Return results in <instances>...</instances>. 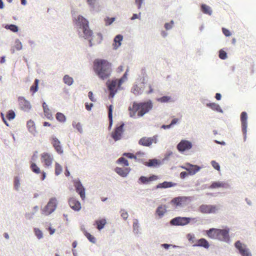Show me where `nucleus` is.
Masks as SVG:
<instances>
[{
	"mask_svg": "<svg viewBox=\"0 0 256 256\" xmlns=\"http://www.w3.org/2000/svg\"><path fill=\"white\" fill-rule=\"evenodd\" d=\"M50 140L56 152L59 154H62L64 150L60 141L54 136H52Z\"/></svg>",
	"mask_w": 256,
	"mask_h": 256,
	"instance_id": "9",
	"label": "nucleus"
},
{
	"mask_svg": "<svg viewBox=\"0 0 256 256\" xmlns=\"http://www.w3.org/2000/svg\"><path fill=\"white\" fill-rule=\"evenodd\" d=\"M88 96L90 100L93 102H96V99L93 96V93L92 92H89L88 93Z\"/></svg>",
	"mask_w": 256,
	"mask_h": 256,
	"instance_id": "56",
	"label": "nucleus"
},
{
	"mask_svg": "<svg viewBox=\"0 0 256 256\" xmlns=\"http://www.w3.org/2000/svg\"><path fill=\"white\" fill-rule=\"evenodd\" d=\"M211 164L214 169H216L218 170H220V165L217 162H216L214 160H212L211 162Z\"/></svg>",
	"mask_w": 256,
	"mask_h": 256,
	"instance_id": "51",
	"label": "nucleus"
},
{
	"mask_svg": "<svg viewBox=\"0 0 256 256\" xmlns=\"http://www.w3.org/2000/svg\"><path fill=\"white\" fill-rule=\"evenodd\" d=\"M74 186L76 192L80 194L81 198L84 199L85 198V190L82 184L80 182H76L74 183Z\"/></svg>",
	"mask_w": 256,
	"mask_h": 256,
	"instance_id": "20",
	"label": "nucleus"
},
{
	"mask_svg": "<svg viewBox=\"0 0 256 256\" xmlns=\"http://www.w3.org/2000/svg\"><path fill=\"white\" fill-rule=\"evenodd\" d=\"M42 106L44 110V112H46L50 111V108H48V105L44 101H42Z\"/></svg>",
	"mask_w": 256,
	"mask_h": 256,
	"instance_id": "50",
	"label": "nucleus"
},
{
	"mask_svg": "<svg viewBox=\"0 0 256 256\" xmlns=\"http://www.w3.org/2000/svg\"><path fill=\"white\" fill-rule=\"evenodd\" d=\"M192 147V143L186 140H182L177 145V148L180 152H184L190 149Z\"/></svg>",
	"mask_w": 256,
	"mask_h": 256,
	"instance_id": "14",
	"label": "nucleus"
},
{
	"mask_svg": "<svg viewBox=\"0 0 256 256\" xmlns=\"http://www.w3.org/2000/svg\"><path fill=\"white\" fill-rule=\"evenodd\" d=\"M124 124L122 123L120 126L116 128L114 131L112 133V136L114 140L120 139L122 134L124 131Z\"/></svg>",
	"mask_w": 256,
	"mask_h": 256,
	"instance_id": "16",
	"label": "nucleus"
},
{
	"mask_svg": "<svg viewBox=\"0 0 256 256\" xmlns=\"http://www.w3.org/2000/svg\"><path fill=\"white\" fill-rule=\"evenodd\" d=\"M44 114L45 116L48 120H52L54 119L52 113L50 110L46 112H44Z\"/></svg>",
	"mask_w": 256,
	"mask_h": 256,
	"instance_id": "49",
	"label": "nucleus"
},
{
	"mask_svg": "<svg viewBox=\"0 0 256 256\" xmlns=\"http://www.w3.org/2000/svg\"><path fill=\"white\" fill-rule=\"evenodd\" d=\"M118 162L123 164L124 166H128V161L124 158H120L118 160Z\"/></svg>",
	"mask_w": 256,
	"mask_h": 256,
	"instance_id": "47",
	"label": "nucleus"
},
{
	"mask_svg": "<svg viewBox=\"0 0 256 256\" xmlns=\"http://www.w3.org/2000/svg\"><path fill=\"white\" fill-rule=\"evenodd\" d=\"M30 169L34 173L38 174L42 172V170L36 162H30Z\"/></svg>",
	"mask_w": 256,
	"mask_h": 256,
	"instance_id": "28",
	"label": "nucleus"
},
{
	"mask_svg": "<svg viewBox=\"0 0 256 256\" xmlns=\"http://www.w3.org/2000/svg\"><path fill=\"white\" fill-rule=\"evenodd\" d=\"M68 204L70 207L74 210H79L81 208L80 202L74 198H70Z\"/></svg>",
	"mask_w": 256,
	"mask_h": 256,
	"instance_id": "19",
	"label": "nucleus"
},
{
	"mask_svg": "<svg viewBox=\"0 0 256 256\" xmlns=\"http://www.w3.org/2000/svg\"><path fill=\"white\" fill-rule=\"evenodd\" d=\"M222 31L223 34L226 36H229L231 35V32H230V30L226 28H222Z\"/></svg>",
	"mask_w": 256,
	"mask_h": 256,
	"instance_id": "54",
	"label": "nucleus"
},
{
	"mask_svg": "<svg viewBox=\"0 0 256 256\" xmlns=\"http://www.w3.org/2000/svg\"><path fill=\"white\" fill-rule=\"evenodd\" d=\"M128 70L125 72L123 76L120 80H112L107 82L108 89L110 90V96L113 98L117 92L118 88H120L125 79H126Z\"/></svg>",
	"mask_w": 256,
	"mask_h": 256,
	"instance_id": "5",
	"label": "nucleus"
},
{
	"mask_svg": "<svg viewBox=\"0 0 256 256\" xmlns=\"http://www.w3.org/2000/svg\"><path fill=\"white\" fill-rule=\"evenodd\" d=\"M20 178L18 176H15L14 180V188L18 191L20 186Z\"/></svg>",
	"mask_w": 256,
	"mask_h": 256,
	"instance_id": "35",
	"label": "nucleus"
},
{
	"mask_svg": "<svg viewBox=\"0 0 256 256\" xmlns=\"http://www.w3.org/2000/svg\"><path fill=\"white\" fill-rule=\"evenodd\" d=\"M194 246H202L208 248L209 247L208 242L204 238H200L198 240V244H194Z\"/></svg>",
	"mask_w": 256,
	"mask_h": 256,
	"instance_id": "27",
	"label": "nucleus"
},
{
	"mask_svg": "<svg viewBox=\"0 0 256 256\" xmlns=\"http://www.w3.org/2000/svg\"><path fill=\"white\" fill-rule=\"evenodd\" d=\"M34 215V212H30V213H26L25 214V217L28 220H32L33 218V216Z\"/></svg>",
	"mask_w": 256,
	"mask_h": 256,
	"instance_id": "57",
	"label": "nucleus"
},
{
	"mask_svg": "<svg viewBox=\"0 0 256 256\" xmlns=\"http://www.w3.org/2000/svg\"><path fill=\"white\" fill-rule=\"evenodd\" d=\"M62 170V166L60 164L56 162L55 166V172L54 174L56 176H58L60 174Z\"/></svg>",
	"mask_w": 256,
	"mask_h": 256,
	"instance_id": "39",
	"label": "nucleus"
},
{
	"mask_svg": "<svg viewBox=\"0 0 256 256\" xmlns=\"http://www.w3.org/2000/svg\"><path fill=\"white\" fill-rule=\"evenodd\" d=\"M157 138L156 135L151 138L142 137L139 140L138 144L144 146H150L152 144L157 142Z\"/></svg>",
	"mask_w": 256,
	"mask_h": 256,
	"instance_id": "11",
	"label": "nucleus"
},
{
	"mask_svg": "<svg viewBox=\"0 0 256 256\" xmlns=\"http://www.w3.org/2000/svg\"><path fill=\"white\" fill-rule=\"evenodd\" d=\"M58 206L57 200L55 197L50 198L47 204L41 208L42 214L45 216H49L56 208Z\"/></svg>",
	"mask_w": 256,
	"mask_h": 256,
	"instance_id": "6",
	"label": "nucleus"
},
{
	"mask_svg": "<svg viewBox=\"0 0 256 256\" xmlns=\"http://www.w3.org/2000/svg\"><path fill=\"white\" fill-rule=\"evenodd\" d=\"M106 220L104 218L96 220L95 221L94 224L96 225V228L98 230H100L102 229L106 224Z\"/></svg>",
	"mask_w": 256,
	"mask_h": 256,
	"instance_id": "31",
	"label": "nucleus"
},
{
	"mask_svg": "<svg viewBox=\"0 0 256 256\" xmlns=\"http://www.w3.org/2000/svg\"><path fill=\"white\" fill-rule=\"evenodd\" d=\"M190 174L193 175L198 172L200 168L196 165H192L190 164H186V167L184 168Z\"/></svg>",
	"mask_w": 256,
	"mask_h": 256,
	"instance_id": "18",
	"label": "nucleus"
},
{
	"mask_svg": "<svg viewBox=\"0 0 256 256\" xmlns=\"http://www.w3.org/2000/svg\"><path fill=\"white\" fill-rule=\"evenodd\" d=\"M188 176V174L186 172H180V177L182 178H186V176Z\"/></svg>",
	"mask_w": 256,
	"mask_h": 256,
	"instance_id": "63",
	"label": "nucleus"
},
{
	"mask_svg": "<svg viewBox=\"0 0 256 256\" xmlns=\"http://www.w3.org/2000/svg\"><path fill=\"white\" fill-rule=\"evenodd\" d=\"M56 120L60 122H64V114L63 113L58 112L56 114Z\"/></svg>",
	"mask_w": 256,
	"mask_h": 256,
	"instance_id": "42",
	"label": "nucleus"
},
{
	"mask_svg": "<svg viewBox=\"0 0 256 256\" xmlns=\"http://www.w3.org/2000/svg\"><path fill=\"white\" fill-rule=\"evenodd\" d=\"M207 106L210 107L213 110H215L218 112L221 111L220 108L218 104L215 103H210L207 104Z\"/></svg>",
	"mask_w": 256,
	"mask_h": 256,
	"instance_id": "40",
	"label": "nucleus"
},
{
	"mask_svg": "<svg viewBox=\"0 0 256 256\" xmlns=\"http://www.w3.org/2000/svg\"><path fill=\"white\" fill-rule=\"evenodd\" d=\"M158 101L162 103L168 102H172V98L169 96H164L160 98H158Z\"/></svg>",
	"mask_w": 256,
	"mask_h": 256,
	"instance_id": "38",
	"label": "nucleus"
},
{
	"mask_svg": "<svg viewBox=\"0 0 256 256\" xmlns=\"http://www.w3.org/2000/svg\"><path fill=\"white\" fill-rule=\"evenodd\" d=\"M177 185L176 183L171 182H164L162 183H160L156 186L157 188H166L171 187L175 186Z\"/></svg>",
	"mask_w": 256,
	"mask_h": 256,
	"instance_id": "24",
	"label": "nucleus"
},
{
	"mask_svg": "<svg viewBox=\"0 0 256 256\" xmlns=\"http://www.w3.org/2000/svg\"><path fill=\"white\" fill-rule=\"evenodd\" d=\"M18 102L22 110L24 111H29L31 108L32 106L30 102L26 100L24 96H18Z\"/></svg>",
	"mask_w": 256,
	"mask_h": 256,
	"instance_id": "13",
	"label": "nucleus"
},
{
	"mask_svg": "<svg viewBox=\"0 0 256 256\" xmlns=\"http://www.w3.org/2000/svg\"><path fill=\"white\" fill-rule=\"evenodd\" d=\"M187 238L192 243L194 242V236L193 234H188L187 235Z\"/></svg>",
	"mask_w": 256,
	"mask_h": 256,
	"instance_id": "58",
	"label": "nucleus"
},
{
	"mask_svg": "<svg viewBox=\"0 0 256 256\" xmlns=\"http://www.w3.org/2000/svg\"><path fill=\"white\" fill-rule=\"evenodd\" d=\"M6 116L8 120L11 121L15 118L16 114L12 110H10L6 112Z\"/></svg>",
	"mask_w": 256,
	"mask_h": 256,
	"instance_id": "37",
	"label": "nucleus"
},
{
	"mask_svg": "<svg viewBox=\"0 0 256 256\" xmlns=\"http://www.w3.org/2000/svg\"><path fill=\"white\" fill-rule=\"evenodd\" d=\"M40 174L41 175L40 176V179L41 180H44L46 176V174L44 171H42Z\"/></svg>",
	"mask_w": 256,
	"mask_h": 256,
	"instance_id": "59",
	"label": "nucleus"
},
{
	"mask_svg": "<svg viewBox=\"0 0 256 256\" xmlns=\"http://www.w3.org/2000/svg\"><path fill=\"white\" fill-rule=\"evenodd\" d=\"M158 164V162L156 159L150 160L148 162H146L144 165L149 167L155 166Z\"/></svg>",
	"mask_w": 256,
	"mask_h": 256,
	"instance_id": "36",
	"label": "nucleus"
},
{
	"mask_svg": "<svg viewBox=\"0 0 256 256\" xmlns=\"http://www.w3.org/2000/svg\"><path fill=\"white\" fill-rule=\"evenodd\" d=\"M142 2L143 0H135V2L137 4L138 9L140 8Z\"/></svg>",
	"mask_w": 256,
	"mask_h": 256,
	"instance_id": "62",
	"label": "nucleus"
},
{
	"mask_svg": "<svg viewBox=\"0 0 256 256\" xmlns=\"http://www.w3.org/2000/svg\"><path fill=\"white\" fill-rule=\"evenodd\" d=\"M122 38L123 36L120 34L117 35L114 38V46L115 49H116L121 45V42L122 41Z\"/></svg>",
	"mask_w": 256,
	"mask_h": 256,
	"instance_id": "29",
	"label": "nucleus"
},
{
	"mask_svg": "<svg viewBox=\"0 0 256 256\" xmlns=\"http://www.w3.org/2000/svg\"><path fill=\"white\" fill-rule=\"evenodd\" d=\"M40 157L42 162L43 163L45 167L48 168L51 166L54 159L52 154L44 152L40 154Z\"/></svg>",
	"mask_w": 256,
	"mask_h": 256,
	"instance_id": "10",
	"label": "nucleus"
},
{
	"mask_svg": "<svg viewBox=\"0 0 256 256\" xmlns=\"http://www.w3.org/2000/svg\"><path fill=\"white\" fill-rule=\"evenodd\" d=\"M74 82L73 79L72 78L69 76H68L65 75V84H67L68 86L71 85Z\"/></svg>",
	"mask_w": 256,
	"mask_h": 256,
	"instance_id": "45",
	"label": "nucleus"
},
{
	"mask_svg": "<svg viewBox=\"0 0 256 256\" xmlns=\"http://www.w3.org/2000/svg\"><path fill=\"white\" fill-rule=\"evenodd\" d=\"M93 70L99 78L104 80L111 74L112 64L105 60L96 59L94 62Z\"/></svg>",
	"mask_w": 256,
	"mask_h": 256,
	"instance_id": "1",
	"label": "nucleus"
},
{
	"mask_svg": "<svg viewBox=\"0 0 256 256\" xmlns=\"http://www.w3.org/2000/svg\"><path fill=\"white\" fill-rule=\"evenodd\" d=\"M158 179V177L156 175H152L148 178L142 176L139 178V180L142 184H148L150 182L156 180Z\"/></svg>",
	"mask_w": 256,
	"mask_h": 256,
	"instance_id": "21",
	"label": "nucleus"
},
{
	"mask_svg": "<svg viewBox=\"0 0 256 256\" xmlns=\"http://www.w3.org/2000/svg\"><path fill=\"white\" fill-rule=\"evenodd\" d=\"M38 152L37 150H35L33 152V154L32 155V156H31V158H30V162H35L38 159Z\"/></svg>",
	"mask_w": 256,
	"mask_h": 256,
	"instance_id": "44",
	"label": "nucleus"
},
{
	"mask_svg": "<svg viewBox=\"0 0 256 256\" xmlns=\"http://www.w3.org/2000/svg\"><path fill=\"white\" fill-rule=\"evenodd\" d=\"M38 90V86L32 85L30 87V92L32 95L34 94Z\"/></svg>",
	"mask_w": 256,
	"mask_h": 256,
	"instance_id": "46",
	"label": "nucleus"
},
{
	"mask_svg": "<svg viewBox=\"0 0 256 256\" xmlns=\"http://www.w3.org/2000/svg\"><path fill=\"white\" fill-rule=\"evenodd\" d=\"M76 24L79 29L82 30L85 38H91L92 32L90 29L88 22L84 18L81 16H78L76 19Z\"/></svg>",
	"mask_w": 256,
	"mask_h": 256,
	"instance_id": "4",
	"label": "nucleus"
},
{
	"mask_svg": "<svg viewBox=\"0 0 256 256\" xmlns=\"http://www.w3.org/2000/svg\"><path fill=\"white\" fill-rule=\"evenodd\" d=\"M85 106H86V108L88 110H90L92 108L93 106V104L92 103H90V104L86 103Z\"/></svg>",
	"mask_w": 256,
	"mask_h": 256,
	"instance_id": "60",
	"label": "nucleus"
},
{
	"mask_svg": "<svg viewBox=\"0 0 256 256\" xmlns=\"http://www.w3.org/2000/svg\"><path fill=\"white\" fill-rule=\"evenodd\" d=\"M26 126L29 132L34 135V132H36L34 122L30 120L27 122Z\"/></svg>",
	"mask_w": 256,
	"mask_h": 256,
	"instance_id": "25",
	"label": "nucleus"
},
{
	"mask_svg": "<svg viewBox=\"0 0 256 256\" xmlns=\"http://www.w3.org/2000/svg\"><path fill=\"white\" fill-rule=\"evenodd\" d=\"M56 232V229L52 228L51 226L50 228L49 234L50 235L53 234Z\"/></svg>",
	"mask_w": 256,
	"mask_h": 256,
	"instance_id": "64",
	"label": "nucleus"
},
{
	"mask_svg": "<svg viewBox=\"0 0 256 256\" xmlns=\"http://www.w3.org/2000/svg\"><path fill=\"white\" fill-rule=\"evenodd\" d=\"M121 216L124 219L126 220L128 217V214L124 210H121Z\"/></svg>",
	"mask_w": 256,
	"mask_h": 256,
	"instance_id": "55",
	"label": "nucleus"
},
{
	"mask_svg": "<svg viewBox=\"0 0 256 256\" xmlns=\"http://www.w3.org/2000/svg\"><path fill=\"white\" fill-rule=\"evenodd\" d=\"M219 58L222 60H225L227 58V54L226 52L220 50L219 52Z\"/></svg>",
	"mask_w": 256,
	"mask_h": 256,
	"instance_id": "48",
	"label": "nucleus"
},
{
	"mask_svg": "<svg viewBox=\"0 0 256 256\" xmlns=\"http://www.w3.org/2000/svg\"><path fill=\"white\" fill-rule=\"evenodd\" d=\"M115 171L117 174L123 177L126 176L129 172L128 168H116L115 169Z\"/></svg>",
	"mask_w": 256,
	"mask_h": 256,
	"instance_id": "30",
	"label": "nucleus"
},
{
	"mask_svg": "<svg viewBox=\"0 0 256 256\" xmlns=\"http://www.w3.org/2000/svg\"><path fill=\"white\" fill-rule=\"evenodd\" d=\"M228 184L222 182H213L212 184L210 186V188H228Z\"/></svg>",
	"mask_w": 256,
	"mask_h": 256,
	"instance_id": "23",
	"label": "nucleus"
},
{
	"mask_svg": "<svg viewBox=\"0 0 256 256\" xmlns=\"http://www.w3.org/2000/svg\"><path fill=\"white\" fill-rule=\"evenodd\" d=\"M229 230L212 228L207 232L208 236L212 238L228 242L230 240Z\"/></svg>",
	"mask_w": 256,
	"mask_h": 256,
	"instance_id": "3",
	"label": "nucleus"
},
{
	"mask_svg": "<svg viewBox=\"0 0 256 256\" xmlns=\"http://www.w3.org/2000/svg\"><path fill=\"white\" fill-rule=\"evenodd\" d=\"M152 106L153 104L150 100L138 103L134 102L132 106L128 108L130 116L134 118L137 114L138 117H142L148 112L152 108Z\"/></svg>",
	"mask_w": 256,
	"mask_h": 256,
	"instance_id": "2",
	"label": "nucleus"
},
{
	"mask_svg": "<svg viewBox=\"0 0 256 256\" xmlns=\"http://www.w3.org/2000/svg\"><path fill=\"white\" fill-rule=\"evenodd\" d=\"M34 232L35 236L38 240L42 238L44 236L43 232H42V230H41L38 228H34Z\"/></svg>",
	"mask_w": 256,
	"mask_h": 256,
	"instance_id": "33",
	"label": "nucleus"
},
{
	"mask_svg": "<svg viewBox=\"0 0 256 256\" xmlns=\"http://www.w3.org/2000/svg\"><path fill=\"white\" fill-rule=\"evenodd\" d=\"M2 27L14 33L18 32L20 30L17 25L12 24H2Z\"/></svg>",
	"mask_w": 256,
	"mask_h": 256,
	"instance_id": "22",
	"label": "nucleus"
},
{
	"mask_svg": "<svg viewBox=\"0 0 256 256\" xmlns=\"http://www.w3.org/2000/svg\"><path fill=\"white\" fill-rule=\"evenodd\" d=\"M112 105L110 106L108 108V117L110 120V126L112 124Z\"/></svg>",
	"mask_w": 256,
	"mask_h": 256,
	"instance_id": "43",
	"label": "nucleus"
},
{
	"mask_svg": "<svg viewBox=\"0 0 256 256\" xmlns=\"http://www.w3.org/2000/svg\"><path fill=\"white\" fill-rule=\"evenodd\" d=\"M174 24L173 20H171L170 23H166L164 24V28L166 30H170L172 28Z\"/></svg>",
	"mask_w": 256,
	"mask_h": 256,
	"instance_id": "53",
	"label": "nucleus"
},
{
	"mask_svg": "<svg viewBox=\"0 0 256 256\" xmlns=\"http://www.w3.org/2000/svg\"><path fill=\"white\" fill-rule=\"evenodd\" d=\"M166 212V206L165 205H161L157 208L156 214L160 218H162Z\"/></svg>",
	"mask_w": 256,
	"mask_h": 256,
	"instance_id": "26",
	"label": "nucleus"
},
{
	"mask_svg": "<svg viewBox=\"0 0 256 256\" xmlns=\"http://www.w3.org/2000/svg\"><path fill=\"white\" fill-rule=\"evenodd\" d=\"M82 232L84 236L86 237V238L89 240L90 242L94 244L96 242V240L94 236L90 234L85 230H84Z\"/></svg>",
	"mask_w": 256,
	"mask_h": 256,
	"instance_id": "34",
	"label": "nucleus"
},
{
	"mask_svg": "<svg viewBox=\"0 0 256 256\" xmlns=\"http://www.w3.org/2000/svg\"><path fill=\"white\" fill-rule=\"evenodd\" d=\"M201 10L204 14H207L208 15H211L212 14V10L210 8L209 6H208L205 4H202V5Z\"/></svg>",
	"mask_w": 256,
	"mask_h": 256,
	"instance_id": "32",
	"label": "nucleus"
},
{
	"mask_svg": "<svg viewBox=\"0 0 256 256\" xmlns=\"http://www.w3.org/2000/svg\"><path fill=\"white\" fill-rule=\"evenodd\" d=\"M114 20H115V18H106L105 20L106 24L110 25L114 22Z\"/></svg>",
	"mask_w": 256,
	"mask_h": 256,
	"instance_id": "52",
	"label": "nucleus"
},
{
	"mask_svg": "<svg viewBox=\"0 0 256 256\" xmlns=\"http://www.w3.org/2000/svg\"><path fill=\"white\" fill-rule=\"evenodd\" d=\"M75 127L80 132H82V126L80 123H77L76 124Z\"/></svg>",
	"mask_w": 256,
	"mask_h": 256,
	"instance_id": "61",
	"label": "nucleus"
},
{
	"mask_svg": "<svg viewBox=\"0 0 256 256\" xmlns=\"http://www.w3.org/2000/svg\"><path fill=\"white\" fill-rule=\"evenodd\" d=\"M190 218L186 217H176L170 220V224L174 226H184L188 224Z\"/></svg>",
	"mask_w": 256,
	"mask_h": 256,
	"instance_id": "12",
	"label": "nucleus"
},
{
	"mask_svg": "<svg viewBox=\"0 0 256 256\" xmlns=\"http://www.w3.org/2000/svg\"><path fill=\"white\" fill-rule=\"evenodd\" d=\"M247 114L245 112H242L240 114V120L242 122V129L244 136V138H246V128H247Z\"/></svg>",
	"mask_w": 256,
	"mask_h": 256,
	"instance_id": "17",
	"label": "nucleus"
},
{
	"mask_svg": "<svg viewBox=\"0 0 256 256\" xmlns=\"http://www.w3.org/2000/svg\"><path fill=\"white\" fill-rule=\"evenodd\" d=\"M188 198L186 196H178L173 198L170 203L176 206H182L186 204Z\"/></svg>",
	"mask_w": 256,
	"mask_h": 256,
	"instance_id": "15",
	"label": "nucleus"
},
{
	"mask_svg": "<svg viewBox=\"0 0 256 256\" xmlns=\"http://www.w3.org/2000/svg\"><path fill=\"white\" fill-rule=\"evenodd\" d=\"M234 246L238 250L242 256H252V254L246 246L242 243L240 240L236 241L235 242Z\"/></svg>",
	"mask_w": 256,
	"mask_h": 256,
	"instance_id": "8",
	"label": "nucleus"
},
{
	"mask_svg": "<svg viewBox=\"0 0 256 256\" xmlns=\"http://www.w3.org/2000/svg\"><path fill=\"white\" fill-rule=\"evenodd\" d=\"M219 208L216 205L202 204L198 208V210L202 214H214L216 213Z\"/></svg>",
	"mask_w": 256,
	"mask_h": 256,
	"instance_id": "7",
	"label": "nucleus"
},
{
	"mask_svg": "<svg viewBox=\"0 0 256 256\" xmlns=\"http://www.w3.org/2000/svg\"><path fill=\"white\" fill-rule=\"evenodd\" d=\"M15 46L14 47L17 50H20L22 48V44L19 39L16 38L15 40Z\"/></svg>",
	"mask_w": 256,
	"mask_h": 256,
	"instance_id": "41",
	"label": "nucleus"
}]
</instances>
